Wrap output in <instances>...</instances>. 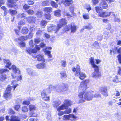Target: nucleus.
Listing matches in <instances>:
<instances>
[{
    "label": "nucleus",
    "instance_id": "obj_35",
    "mask_svg": "<svg viewBox=\"0 0 121 121\" xmlns=\"http://www.w3.org/2000/svg\"><path fill=\"white\" fill-rule=\"evenodd\" d=\"M60 77L61 78H65L67 77L66 74L65 72H60Z\"/></svg>",
    "mask_w": 121,
    "mask_h": 121
},
{
    "label": "nucleus",
    "instance_id": "obj_8",
    "mask_svg": "<svg viewBox=\"0 0 121 121\" xmlns=\"http://www.w3.org/2000/svg\"><path fill=\"white\" fill-rule=\"evenodd\" d=\"M9 71V70L7 69H0V73L1 74V75L0 76V81L3 82L6 79V76L4 74Z\"/></svg>",
    "mask_w": 121,
    "mask_h": 121
},
{
    "label": "nucleus",
    "instance_id": "obj_16",
    "mask_svg": "<svg viewBox=\"0 0 121 121\" xmlns=\"http://www.w3.org/2000/svg\"><path fill=\"white\" fill-rule=\"evenodd\" d=\"M64 5L65 6H69L73 3V1L71 0H65L63 1Z\"/></svg>",
    "mask_w": 121,
    "mask_h": 121
},
{
    "label": "nucleus",
    "instance_id": "obj_59",
    "mask_svg": "<svg viewBox=\"0 0 121 121\" xmlns=\"http://www.w3.org/2000/svg\"><path fill=\"white\" fill-rule=\"evenodd\" d=\"M118 58V60L119 61V62L120 63H121V55L119 54L117 56Z\"/></svg>",
    "mask_w": 121,
    "mask_h": 121
},
{
    "label": "nucleus",
    "instance_id": "obj_6",
    "mask_svg": "<svg viewBox=\"0 0 121 121\" xmlns=\"http://www.w3.org/2000/svg\"><path fill=\"white\" fill-rule=\"evenodd\" d=\"M72 103V102L70 100H65L64 101V103L57 108V111H59L61 110L66 109L68 108V106H70L71 105Z\"/></svg>",
    "mask_w": 121,
    "mask_h": 121
},
{
    "label": "nucleus",
    "instance_id": "obj_23",
    "mask_svg": "<svg viewBox=\"0 0 121 121\" xmlns=\"http://www.w3.org/2000/svg\"><path fill=\"white\" fill-rule=\"evenodd\" d=\"M9 11L11 14L12 15H15L17 13V11L15 10H13L12 9H10L9 10Z\"/></svg>",
    "mask_w": 121,
    "mask_h": 121
},
{
    "label": "nucleus",
    "instance_id": "obj_1",
    "mask_svg": "<svg viewBox=\"0 0 121 121\" xmlns=\"http://www.w3.org/2000/svg\"><path fill=\"white\" fill-rule=\"evenodd\" d=\"M68 89L67 85L65 84L62 83L58 84L55 88V87L51 85L49 86V88L47 89L44 90L41 92V96L43 99L44 100H49V97L47 96L45 92L50 93L51 91L53 90H56L58 92H62L67 91Z\"/></svg>",
    "mask_w": 121,
    "mask_h": 121
},
{
    "label": "nucleus",
    "instance_id": "obj_5",
    "mask_svg": "<svg viewBox=\"0 0 121 121\" xmlns=\"http://www.w3.org/2000/svg\"><path fill=\"white\" fill-rule=\"evenodd\" d=\"M73 72L76 71L75 74V76H78L80 79L82 80L84 79L86 77L85 74L82 72H80V66L78 65H77L76 68H73L72 69Z\"/></svg>",
    "mask_w": 121,
    "mask_h": 121
},
{
    "label": "nucleus",
    "instance_id": "obj_39",
    "mask_svg": "<svg viewBox=\"0 0 121 121\" xmlns=\"http://www.w3.org/2000/svg\"><path fill=\"white\" fill-rule=\"evenodd\" d=\"M94 47L97 49H99L100 48V46L99 45V43L97 41L95 42L93 44Z\"/></svg>",
    "mask_w": 121,
    "mask_h": 121
},
{
    "label": "nucleus",
    "instance_id": "obj_60",
    "mask_svg": "<svg viewBox=\"0 0 121 121\" xmlns=\"http://www.w3.org/2000/svg\"><path fill=\"white\" fill-rule=\"evenodd\" d=\"M36 29V28L35 27H30V31L32 32L35 31Z\"/></svg>",
    "mask_w": 121,
    "mask_h": 121
},
{
    "label": "nucleus",
    "instance_id": "obj_57",
    "mask_svg": "<svg viewBox=\"0 0 121 121\" xmlns=\"http://www.w3.org/2000/svg\"><path fill=\"white\" fill-rule=\"evenodd\" d=\"M47 24V22L45 21H42L41 22V25L43 26H46Z\"/></svg>",
    "mask_w": 121,
    "mask_h": 121
},
{
    "label": "nucleus",
    "instance_id": "obj_31",
    "mask_svg": "<svg viewBox=\"0 0 121 121\" xmlns=\"http://www.w3.org/2000/svg\"><path fill=\"white\" fill-rule=\"evenodd\" d=\"M44 52L45 53L48 55V57L49 58H50L52 57V56L51 54L50 51L46 50Z\"/></svg>",
    "mask_w": 121,
    "mask_h": 121
},
{
    "label": "nucleus",
    "instance_id": "obj_12",
    "mask_svg": "<svg viewBox=\"0 0 121 121\" xmlns=\"http://www.w3.org/2000/svg\"><path fill=\"white\" fill-rule=\"evenodd\" d=\"M46 64L44 62L38 64L36 65L37 68L38 69H44L46 67Z\"/></svg>",
    "mask_w": 121,
    "mask_h": 121
},
{
    "label": "nucleus",
    "instance_id": "obj_22",
    "mask_svg": "<svg viewBox=\"0 0 121 121\" xmlns=\"http://www.w3.org/2000/svg\"><path fill=\"white\" fill-rule=\"evenodd\" d=\"M115 50H117V52L118 53L121 54V47H120L118 49H117V47L115 48L113 50V53L114 54L116 53Z\"/></svg>",
    "mask_w": 121,
    "mask_h": 121
},
{
    "label": "nucleus",
    "instance_id": "obj_56",
    "mask_svg": "<svg viewBox=\"0 0 121 121\" xmlns=\"http://www.w3.org/2000/svg\"><path fill=\"white\" fill-rule=\"evenodd\" d=\"M69 9L70 11L73 13L74 12V6L73 5L71 6L70 7Z\"/></svg>",
    "mask_w": 121,
    "mask_h": 121
},
{
    "label": "nucleus",
    "instance_id": "obj_47",
    "mask_svg": "<svg viewBox=\"0 0 121 121\" xmlns=\"http://www.w3.org/2000/svg\"><path fill=\"white\" fill-rule=\"evenodd\" d=\"M29 44L30 46L32 48L34 47V46L35 45V44L33 42V40H31L29 43Z\"/></svg>",
    "mask_w": 121,
    "mask_h": 121
},
{
    "label": "nucleus",
    "instance_id": "obj_48",
    "mask_svg": "<svg viewBox=\"0 0 121 121\" xmlns=\"http://www.w3.org/2000/svg\"><path fill=\"white\" fill-rule=\"evenodd\" d=\"M20 105L19 104H18L17 105H15L14 106V107L15 110L18 111V109L20 108Z\"/></svg>",
    "mask_w": 121,
    "mask_h": 121
},
{
    "label": "nucleus",
    "instance_id": "obj_4",
    "mask_svg": "<svg viewBox=\"0 0 121 121\" xmlns=\"http://www.w3.org/2000/svg\"><path fill=\"white\" fill-rule=\"evenodd\" d=\"M3 61L4 65L6 67L9 68V69H12L13 72L16 74H20V70L15 65H13L10 68L9 67L11 64V63L9 60L8 59H4Z\"/></svg>",
    "mask_w": 121,
    "mask_h": 121
},
{
    "label": "nucleus",
    "instance_id": "obj_15",
    "mask_svg": "<svg viewBox=\"0 0 121 121\" xmlns=\"http://www.w3.org/2000/svg\"><path fill=\"white\" fill-rule=\"evenodd\" d=\"M20 118L18 116L12 115L10 117V121H20Z\"/></svg>",
    "mask_w": 121,
    "mask_h": 121
},
{
    "label": "nucleus",
    "instance_id": "obj_41",
    "mask_svg": "<svg viewBox=\"0 0 121 121\" xmlns=\"http://www.w3.org/2000/svg\"><path fill=\"white\" fill-rule=\"evenodd\" d=\"M43 30H38L36 33V35L38 36H40L42 34Z\"/></svg>",
    "mask_w": 121,
    "mask_h": 121
},
{
    "label": "nucleus",
    "instance_id": "obj_33",
    "mask_svg": "<svg viewBox=\"0 0 121 121\" xmlns=\"http://www.w3.org/2000/svg\"><path fill=\"white\" fill-rule=\"evenodd\" d=\"M112 81L114 82H121V81H119L118 80V77L117 76H116L113 78Z\"/></svg>",
    "mask_w": 121,
    "mask_h": 121
},
{
    "label": "nucleus",
    "instance_id": "obj_53",
    "mask_svg": "<svg viewBox=\"0 0 121 121\" xmlns=\"http://www.w3.org/2000/svg\"><path fill=\"white\" fill-rule=\"evenodd\" d=\"M70 28V25H68L66 26L64 28L65 31H68Z\"/></svg>",
    "mask_w": 121,
    "mask_h": 121
},
{
    "label": "nucleus",
    "instance_id": "obj_7",
    "mask_svg": "<svg viewBox=\"0 0 121 121\" xmlns=\"http://www.w3.org/2000/svg\"><path fill=\"white\" fill-rule=\"evenodd\" d=\"M89 83V81L88 80H86L81 82L78 87L79 90H82V92H84L87 89V86Z\"/></svg>",
    "mask_w": 121,
    "mask_h": 121
},
{
    "label": "nucleus",
    "instance_id": "obj_58",
    "mask_svg": "<svg viewBox=\"0 0 121 121\" xmlns=\"http://www.w3.org/2000/svg\"><path fill=\"white\" fill-rule=\"evenodd\" d=\"M48 4V1H45L43 2H42V4L43 6H46Z\"/></svg>",
    "mask_w": 121,
    "mask_h": 121
},
{
    "label": "nucleus",
    "instance_id": "obj_20",
    "mask_svg": "<svg viewBox=\"0 0 121 121\" xmlns=\"http://www.w3.org/2000/svg\"><path fill=\"white\" fill-rule=\"evenodd\" d=\"M29 30L26 27H24L22 30L21 32L23 34H26L27 33Z\"/></svg>",
    "mask_w": 121,
    "mask_h": 121
},
{
    "label": "nucleus",
    "instance_id": "obj_29",
    "mask_svg": "<svg viewBox=\"0 0 121 121\" xmlns=\"http://www.w3.org/2000/svg\"><path fill=\"white\" fill-rule=\"evenodd\" d=\"M69 115L70 120L73 121L77 118L73 114H70Z\"/></svg>",
    "mask_w": 121,
    "mask_h": 121
},
{
    "label": "nucleus",
    "instance_id": "obj_54",
    "mask_svg": "<svg viewBox=\"0 0 121 121\" xmlns=\"http://www.w3.org/2000/svg\"><path fill=\"white\" fill-rule=\"evenodd\" d=\"M42 13L41 11H38L37 12V13H36L37 16L39 17H41L42 16Z\"/></svg>",
    "mask_w": 121,
    "mask_h": 121
},
{
    "label": "nucleus",
    "instance_id": "obj_40",
    "mask_svg": "<svg viewBox=\"0 0 121 121\" xmlns=\"http://www.w3.org/2000/svg\"><path fill=\"white\" fill-rule=\"evenodd\" d=\"M83 18L85 19H89V16L88 14H84L82 16Z\"/></svg>",
    "mask_w": 121,
    "mask_h": 121
},
{
    "label": "nucleus",
    "instance_id": "obj_63",
    "mask_svg": "<svg viewBox=\"0 0 121 121\" xmlns=\"http://www.w3.org/2000/svg\"><path fill=\"white\" fill-rule=\"evenodd\" d=\"M30 115L32 117H37L38 116V115L36 113H30Z\"/></svg>",
    "mask_w": 121,
    "mask_h": 121
},
{
    "label": "nucleus",
    "instance_id": "obj_28",
    "mask_svg": "<svg viewBox=\"0 0 121 121\" xmlns=\"http://www.w3.org/2000/svg\"><path fill=\"white\" fill-rule=\"evenodd\" d=\"M92 28V27L91 24H89L87 25L83 26V29H87L89 30L91 29Z\"/></svg>",
    "mask_w": 121,
    "mask_h": 121
},
{
    "label": "nucleus",
    "instance_id": "obj_43",
    "mask_svg": "<svg viewBox=\"0 0 121 121\" xmlns=\"http://www.w3.org/2000/svg\"><path fill=\"white\" fill-rule=\"evenodd\" d=\"M29 108L30 111H32L35 109V107L34 105H30L29 106Z\"/></svg>",
    "mask_w": 121,
    "mask_h": 121
},
{
    "label": "nucleus",
    "instance_id": "obj_9",
    "mask_svg": "<svg viewBox=\"0 0 121 121\" xmlns=\"http://www.w3.org/2000/svg\"><path fill=\"white\" fill-rule=\"evenodd\" d=\"M11 89V87L8 86L5 91L4 96L7 100L10 99L12 97V95L10 92Z\"/></svg>",
    "mask_w": 121,
    "mask_h": 121
},
{
    "label": "nucleus",
    "instance_id": "obj_18",
    "mask_svg": "<svg viewBox=\"0 0 121 121\" xmlns=\"http://www.w3.org/2000/svg\"><path fill=\"white\" fill-rule=\"evenodd\" d=\"M27 21L28 22L31 23H35V17L32 16L28 17L26 18Z\"/></svg>",
    "mask_w": 121,
    "mask_h": 121
},
{
    "label": "nucleus",
    "instance_id": "obj_42",
    "mask_svg": "<svg viewBox=\"0 0 121 121\" xmlns=\"http://www.w3.org/2000/svg\"><path fill=\"white\" fill-rule=\"evenodd\" d=\"M44 16L47 19L50 20L51 19V15L49 13L45 14Z\"/></svg>",
    "mask_w": 121,
    "mask_h": 121
},
{
    "label": "nucleus",
    "instance_id": "obj_26",
    "mask_svg": "<svg viewBox=\"0 0 121 121\" xmlns=\"http://www.w3.org/2000/svg\"><path fill=\"white\" fill-rule=\"evenodd\" d=\"M43 10L45 12H50L52 11V9L51 7H46L44 8Z\"/></svg>",
    "mask_w": 121,
    "mask_h": 121
},
{
    "label": "nucleus",
    "instance_id": "obj_38",
    "mask_svg": "<svg viewBox=\"0 0 121 121\" xmlns=\"http://www.w3.org/2000/svg\"><path fill=\"white\" fill-rule=\"evenodd\" d=\"M61 64L62 66L63 67H65L66 64V61L65 60H62L61 61Z\"/></svg>",
    "mask_w": 121,
    "mask_h": 121
},
{
    "label": "nucleus",
    "instance_id": "obj_25",
    "mask_svg": "<svg viewBox=\"0 0 121 121\" xmlns=\"http://www.w3.org/2000/svg\"><path fill=\"white\" fill-rule=\"evenodd\" d=\"M60 10H58L55 11L54 13L55 15L57 17H60L61 15L60 13Z\"/></svg>",
    "mask_w": 121,
    "mask_h": 121
},
{
    "label": "nucleus",
    "instance_id": "obj_32",
    "mask_svg": "<svg viewBox=\"0 0 121 121\" xmlns=\"http://www.w3.org/2000/svg\"><path fill=\"white\" fill-rule=\"evenodd\" d=\"M52 26H54V27H53V28H52V30L55 31V33L57 31H58L59 29L60 28V27H59L58 26V24L57 25V26H56L54 25H52Z\"/></svg>",
    "mask_w": 121,
    "mask_h": 121
},
{
    "label": "nucleus",
    "instance_id": "obj_10",
    "mask_svg": "<svg viewBox=\"0 0 121 121\" xmlns=\"http://www.w3.org/2000/svg\"><path fill=\"white\" fill-rule=\"evenodd\" d=\"M40 48L38 46L36 45L34 49H32L30 48H26V52L30 55L32 53H36L38 51L40 50Z\"/></svg>",
    "mask_w": 121,
    "mask_h": 121
},
{
    "label": "nucleus",
    "instance_id": "obj_30",
    "mask_svg": "<svg viewBox=\"0 0 121 121\" xmlns=\"http://www.w3.org/2000/svg\"><path fill=\"white\" fill-rule=\"evenodd\" d=\"M18 44L20 47L21 48L24 47L26 45L25 43L23 41L18 42Z\"/></svg>",
    "mask_w": 121,
    "mask_h": 121
},
{
    "label": "nucleus",
    "instance_id": "obj_64",
    "mask_svg": "<svg viewBox=\"0 0 121 121\" xmlns=\"http://www.w3.org/2000/svg\"><path fill=\"white\" fill-rule=\"evenodd\" d=\"M95 9L96 12L98 13H99L100 12V11H101V10L100 9L99 7H95Z\"/></svg>",
    "mask_w": 121,
    "mask_h": 121
},
{
    "label": "nucleus",
    "instance_id": "obj_52",
    "mask_svg": "<svg viewBox=\"0 0 121 121\" xmlns=\"http://www.w3.org/2000/svg\"><path fill=\"white\" fill-rule=\"evenodd\" d=\"M41 39L40 38L35 39L34 40V42L36 43H38L41 41Z\"/></svg>",
    "mask_w": 121,
    "mask_h": 121
},
{
    "label": "nucleus",
    "instance_id": "obj_34",
    "mask_svg": "<svg viewBox=\"0 0 121 121\" xmlns=\"http://www.w3.org/2000/svg\"><path fill=\"white\" fill-rule=\"evenodd\" d=\"M20 16L21 18L25 19L26 18V15L24 13H22L21 14H18V17L19 18Z\"/></svg>",
    "mask_w": 121,
    "mask_h": 121
},
{
    "label": "nucleus",
    "instance_id": "obj_49",
    "mask_svg": "<svg viewBox=\"0 0 121 121\" xmlns=\"http://www.w3.org/2000/svg\"><path fill=\"white\" fill-rule=\"evenodd\" d=\"M64 119L65 120H70L69 116V115H65L64 116Z\"/></svg>",
    "mask_w": 121,
    "mask_h": 121
},
{
    "label": "nucleus",
    "instance_id": "obj_2",
    "mask_svg": "<svg viewBox=\"0 0 121 121\" xmlns=\"http://www.w3.org/2000/svg\"><path fill=\"white\" fill-rule=\"evenodd\" d=\"M84 92H81L79 94L78 96L80 99L79 100V102L82 103L84 102L85 100L90 101L91 100L93 97L94 93L93 91H88L86 92L83 96Z\"/></svg>",
    "mask_w": 121,
    "mask_h": 121
},
{
    "label": "nucleus",
    "instance_id": "obj_36",
    "mask_svg": "<svg viewBox=\"0 0 121 121\" xmlns=\"http://www.w3.org/2000/svg\"><path fill=\"white\" fill-rule=\"evenodd\" d=\"M65 110L64 111L65 114H69L70 113L71 111V109L70 108H67L66 109H65Z\"/></svg>",
    "mask_w": 121,
    "mask_h": 121
},
{
    "label": "nucleus",
    "instance_id": "obj_24",
    "mask_svg": "<svg viewBox=\"0 0 121 121\" xmlns=\"http://www.w3.org/2000/svg\"><path fill=\"white\" fill-rule=\"evenodd\" d=\"M16 80H14L12 82V85H13L12 86H11V89L12 87L13 88V90H14L15 88L17 87L18 84H16Z\"/></svg>",
    "mask_w": 121,
    "mask_h": 121
},
{
    "label": "nucleus",
    "instance_id": "obj_13",
    "mask_svg": "<svg viewBox=\"0 0 121 121\" xmlns=\"http://www.w3.org/2000/svg\"><path fill=\"white\" fill-rule=\"evenodd\" d=\"M36 57L38 60L44 62H45V60L44 58V55L43 54H39Z\"/></svg>",
    "mask_w": 121,
    "mask_h": 121
},
{
    "label": "nucleus",
    "instance_id": "obj_44",
    "mask_svg": "<svg viewBox=\"0 0 121 121\" xmlns=\"http://www.w3.org/2000/svg\"><path fill=\"white\" fill-rule=\"evenodd\" d=\"M99 16L102 17H105V15L104 14V12H100L99 14H98Z\"/></svg>",
    "mask_w": 121,
    "mask_h": 121
},
{
    "label": "nucleus",
    "instance_id": "obj_21",
    "mask_svg": "<svg viewBox=\"0 0 121 121\" xmlns=\"http://www.w3.org/2000/svg\"><path fill=\"white\" fill-rule=\"evenodd\" d=\"M61 104V102L60 101H54L53 103V106L55 108H57V107Z\"/></svg>",
    "mask_w": 121,
    "mask_h": 121
},
{
    "label": "nucleus",
    "instance_id": "obj_3",
    "mask_svg": "<svg viewBox=\"0 0 121 121\" xmlns=\"http://www.w3.org/2000/svg\"><path fill=\"white\" fill-rule=\"evenodd\" d=\"M94 58L91 57L89 59L90 64L94 68V72L92 73V76L94 78H99L101 76L100 73L99 72V69L98 66L95 64Z\"/></svg>",
    "mask_w": 121,
    "mask_h": 121
},
{
    "label": "nucleus",
    "instance_id": "obj_62",
    "mask_svg": "<svg viewBox=\"0 0 121 121\" xmlns=\"http://www.w3.org/2000/svg\"><path fill=\"white\" fill-rule=\"evenodd\" d=\"M34 0H29L28 1V3L29 4H32L34 3Z\"/></svg>",
    "mask_w": 121,
    "mask_h": 121
},
{
    "label": "nucleus",
    "instance_id": "obj_27",
    "mask_svg": "<svg viewBox=\"0 0 121 121\" xmlns=\"http://www.w3.org/2000/svg\"><path fill=\"white\" fill-rule=\"evenodd\" d=\"M27 72L30 75L34 76L35 72H33L32 70H31L30 69H28L27 70Z\"/></svg>",
    "mask_w": 121,
    "mask_h": 121
},
{
    "label": "nucleus",
    "instance_id": "obj_55",
    "mask_svg": "<svg viewBox=\"0 0 121 121\" xmlns=\"http://www.w3.org/2000/svg\"><path fill=\"white\" fill-rule=\"evenodd\" d=\"M93 93H94V95H93V97L95 98H99L100 97V95L99 94L96 93L94 92L93 91Z\"/></svg>",
    "mask_w": 121,
    "mask_h": 121
},
{
    "label": "nucleus",
    "instance_id": "obj_17",
    "mask_svg": "<svg viewBox=\"0 0 121 121\" xmlns=\"http://www.w3.org/2000/svg\"><path fill=\"white\" fill-rule=\"evenodd\" d=\"M71 29V32L72 33H74L76 30V26L73 23H72L70 25Z\"/></svg>",
    "mask_w": 121,
    "mask_h": 121
},
{
    "label": "nucleus",
    "instance_id": "obj_45",
    "mask_svg": "<svg viewBox=\"0 0 121 121\" xmlns=\"http://www.w3.org/2000/svg\"><path fill=\"white\" fill-rule=\"evenodd\" d=\"M28 108L26 106H24L22 107V111L24 112H26L28 111Z\"/></svg>",
    "mask_w": 121,
    "mask_h": 121
},
{
    "label": "nucleus",
    "instance_id": "obj_51",
    "mask_svg": "<svg viewBox=\"0 0 121 121\" xmlns=\"http://www.w3.org/2000/svg\"><path fill=\"white\" fill-rule=\"evenodd\" d=\"M25 24V21L24 19H22L19 22L18 24L20 25H23Z\"/></svg>",
    "mask_w": 121,
    "mask_h": 121
},
{
    "label": "nucleus",
    "instance_id": "obj_14",
    "mask_svg": "<svg viewBox=\"0 0 121 121\" xmlns=\"http://www.w3.org/2000/svg\"><path fill=\"white\" fill-rule=\"evenodd\" d=\"M101 92L103 95L105 96H107L108 95V94L107 91V88L104 86L102 88Z\"/></svg>",
    "mask_w": 121,
    "mask_h": 121
},
{
    "label": "nucleus",
    "instance_id": "obj_19",
    "mask_svg": "<svg viewBox=\"0 0 121 121\" xmlns=\"http://www.w3.org/2000/svg\"><path fill=\"white\" fill-rule=\"evenodd\" d=\"M27 36H21L18 39H16L15 40L17 42H18L19 41H22L27 40Z\"/></svg>",
    "mask_w": 121,
    "mask_h": 121
},
{
    "label": "nucleus",
    "instance_id": "obj_61",
    "mask_svg": "<svg viewBox=\"0 0 121 121\" xmlns=\"http://www.w3.org/2000/svg\"><path fill=\"white\" fill-rule=\"evenodd\" d=\"M22 104H26L28 105L30 104V102L29 101H25L23 102Z\"/></svg>",
    "mask_w": 121,
    "mask_h": 121
},
{
    "label": "nucleus",
    "instance_id": "obj_46",
    "mask_svg": "<svg viewBox=\"0 0 121 121\" xmlns=\"http://www.w3.org/2000/svg\"><path fill=\"white\" fill-rule=\"evenodd\" d=\"M54 26H52V25H51L50 26H49L47 28V30L48 31L50 32L52 31V28H53V27H54Z\"/></svg>",
    "mask_w": 121,
    "mask_h": 121
},
{
    "label": "nucleus",
    "instance_id": "obj_37",
    "mask_svg": "<svg viewBox=\"0 0 121 121\" xmlns=\"http://www.w3.org/2000/svg\"><path fill=\"white\" fill-rule=\"evenodd\" d=\"M51 5L54 8H56L58 7V4L55 2L53 1L51 2Z\"/></svg>",
    "mask_w": 121,
    "mask_h": 121
},
{
    "label": "nucleus",
    "instance_id": "obj_11",
    "mask_svg": "<svg viewBox=\"0 0 121 121\" xmlns=\"http://www.w3.org/2000/svg\"><path fill=\"white\" fill-rule=\"evenodd\" d=\"M67 22L65 18H63L60 20L58 24L59 27L61 28L63 25L67 24Z\"/></svg>",
    "mask_w": 121,
    "mask_h": 121
},
{
    "label": "nucleus",
    "instance_id": "obj_50",
    "mask_svg": "<svg viewBox=\"0 0 121 121\" xmlns=\"http://www.w3.org/2000/svg\"><path fill=\"white\" fill-rule=\"evenodd\" d=\"M26 12L29 14L33 15L34 13V11L31 9H30L27 11Z\"/></svg>",
    "mask_w": 121,
    "mask_h": 121
}]
</instances>
